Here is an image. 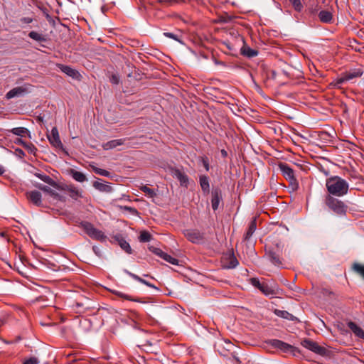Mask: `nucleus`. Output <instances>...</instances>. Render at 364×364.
Wrapping results in <instances>:
<instances>
[{"instance_id": "nucleus-12", "label": "nucleus", "mask_w": 364, "mask_h": 364, "mask_svg": "<svg viewBox=\"0 0 364 364\" xmlns=\"http://www.w3.org/2000/svg\"><path fill=\"white\" fill-rule=\"evenodd\" d=\"M363 72L362 69H352L344 73L343 76L338 80V82L342 83L345 81H348L354 78L360 77Z\"/></svg>"}, {"instance_id": "nucleus-23", "label": "nucleus", "mask_w": 364, "mask_h": 364, "mask_svg": "<svg viewBox=\"0 0 364 364\" xmlns=\"http://www.w3.org/2000/svg\"><path fill=\"white\" fill-rule=\"evenodd\" d=\"M348 328L360 338H364V331L354 322L350 321L348 323Z\"/></svg>"}, {"instance_id": "nucleus-41", "label": "nucleus", "mask_w": 364, "mask_h": 364, "mask_svg": "<svg viewBox=\"0 0 364 364\" xmlns=\"http://www.w3.org/2000/svg\"><path fill=\"white\" fill-rule=\"evenodd\" d=\"M250 284H251L253 287H255L257 288V289H259V290H260V289H261V287H262V284H264V283H261V282H259V280L257 278H255V277H254V278H251V279H250Z\"/></svg>"}, {"instance_id": "nucleus-10", "label": "nucleus", "mask_w": 364, "mask_h": 364, "mask_svg": "<svg viewBox=\"0 0 364 364\" xmlns=\"http://www.w3.org/2000/svg\"><path fill=\"white\" fill-rule=\"evenodd\" d=\"M58 68L68 76L72 77L73 79L80 80L81 78L80 73L75 69H73L70 66L58 64Z\"/></svg>"}, {"instance_id": "nucleus-57", "label": "nucleus", "mask_w": 364, "mask_h": 364, "mask_svg": "<svg viewBox=\"0 0 364 364\" xmlns=\"http://www.w3.org/2000/svg\"><path fill=\"white\" fill-rule=\"evenodd\" d=\"M222 154H223V156H226V155H227V153H226V151H225V150H223V151H222Z\"/></svg>"}, {"instance_id": "nucleus-24", "label": "nucleus", "mask_w": 364, "mask_h": 364, "mask_svg": "<svg viewBox=\"0 0 364 364\" xmlns=\"http://www.w3.org/2000/svg\"><path fill=\"white\" fill-rule=\"evenodd\" d=\"M200 186L204 193H208L210 191L209 178L207 176H200Z\"/></svg>"}, {"instance_id": "nucleus-19", "label": "nucleus", "mask_w": 364, "mask_h": 364, "mask_svg": "<svg viewBox=\"0 0 364 364\" xmlns=\"http://www.w3.org/2000/svg\"><path fill=\"white\" fill-rule=\"evenodd\" d=\"M124 139H113L109 141H107V143L103 144L102 147L105 150L112 149L118 146L124 144Z\"/></svg>"}, {"instance_id": "nucleus-7", "label": "nucleus", "mask_w": 364, "mask_h": 364, "mask_svg": "<svg viewBox=\"0 0 364 364\" xmlns=\"http://www.w3.org/2000/svg\"><path fill=\"white\" fill-rule=\"evenodd\" d=\"M267 343L275 349H279L284 353L291 352L294 347L278 339H271L267 341Z\"/></svg>"}, {"instance_id": "nucleus-17", "label": "nucleus", "mask_w": 364, "mask_h": 364, "mask_svg": "<svg viewBox=\"0 0 364 364\" xmlns=\"http://www.w3.org/2000/svg\"><path fill=\"white\" fill-rule=\"evenodd\" d=\"M27 197L28 198L36 205H41L42 200H41V193L38 191H32L27 193Z\"/></svg>"}, {"instance_id": "nucleus-1", "label": "nucleus", "mask_w": 364, "mask_h": 364, "mask_svg": "<svg viewBox=\"0 0 364 364\" xmlns=\"http://www.w3.org/2000/svg\"><path fill=\"white\" fill-rule=\"evenodd\" d=\"M326 186L329 195L337 197L343 196L348 193L349 185L348 182L339 176H331L326 179Z\"/></svg>"}, {"instance_id": "nucleus-31", "label": "nucleus", "mask_w": 364, "mask_h": 364, "mask_svg": "<svg viewBox=\"0 0 364 364\" xmlns=\"http://www.w3.org/2000/svg\"><path fill=\"white\" fill-rule=\"evenodd\" d=\"M70 173L73 179H75L76 181L84 182L85 181H86V176L82 172L75 170H72Z\"/></svg>"}, {"instance_id": "nucleus-43", "label": "nucleus", "mask_w": 364, "mask_h": 364, "mask_svg": "<svg viewBox=\"0 0 364 364\" xmlns=\"http://www.w3.org/2000/svg\"><path fill=\"white\" fill-rule=\"evenodd\" d=\"M164 35L168 38H172L176 41H178V42H181V41L179 40L178 37L175 35L174 33H170V32H165L164 33Z\"/></svg>"}, {"instance_id": "nucleus-2", "label": "nucleus", "mask_w": 364, "mask_h": 364, "mask_svg": "<svg viewBox=\"0 0 364 364\" xmlns=\"http://www.w3.org/2000/svg\"><path fill=\"white\" fill-rule=\"evenodd\" d=\"M327 207L334 213L340 216H344L348 211V205L342 200L328 195L325 199Z\"/></svg>"}, {"instance_id": "nucleus-18", "label": "nucleus", "mask_w": 364, "mask_h": 364, "mask_svg": "<svg viewBox=\"0 0 364 364\" xmlns=\"http://www.w3.org/2000/svg\"><path fill=\"white\" fill-rule=\"evenodd\" d=\"M173 174L174 176L179 181L181 186L184 187L188 186L189 181L188 177L186 173L181 172L178 169H176Z\"/></svg>"}, {"instance_id": "nucleus-48", "label": "nucleus", "mask_w": 364, "mask_h": 364, "mask_svg": "<svg viewBox=\"0 0 364 364\" xmlns=\"http://www.w3.org/2000/svg\"><path fill=\"white\" fill-rule=\"evenodd\" d=\"M116 294L120 297H122V298H124L126 299H128V300H130L131 299L129 298V296L128 295H126L122 292H119V291H117L116 292Z\"/></svg>"}, {"instance_id": "nucleus-36", "label": "nucleus", "mask_w": 364, "mask_h": 364, "mask_svg": "<svg viewBox=\"0 0 364 364\" xmlns=\"http://www.w3.org/2000/svg\"><path fill=\"white\" fill-rule=\"evenodd\" d=\"M140 189L150 198H154L156 196V191L154 189L149 188L147 186H142Z\"/></svg>"}, {"instance_id": "nucleus-3", "label": "nucleus", "mask_w": 364, "mask_h": 364, "mask_svg": "<svg viewBox=\"0 0 364 364\" xmlns=\"http://www.w3.org/2000/svg\"><path fill=\"white\" fill-rule=\"evenodd\" d=\"M279 168L282 172L283 176L289 182L292 191L297 190L299 183L294 176V170L286 163H280Z\"/></svg>"}, {"instance_id": "nucleus-20", "label": "nucleus", "mask_w": 364, "mask_h": 364, "mask_svg": "<svg viewBox=\"0 0 364 364\" xmlns=\"http://www.w3.org/2000/svg\"><path fill=\"white\" fill-rule=\"evenodd\" d=\"M64 189L66 197L69 196L72 198L77 199V198L82 196L80 191L73 186H67Z\"/></svg>"}, {"instance_id": "nucleus-39", "label": "nucleus", "mask_w": 364, "mask_h": 364, "mask_svg": "<svg viewBox=\"0 0 364 364\" xmlns=\"http://www.w3.org/2000/svg\"><path fill=\"white\" fill-rule=\"evenodd\" d=\"M294 6V9L297 11H301L303 9V5L300 0H289Z\"/></svg>"}, {"instance_id": "nucleus-51", "label": "nucleus", "mask_w": 364, "mask_h": 364, "mask_svg": "<svg viewBox=\"0 0 364 364\" xmlns=\"http://www.w3.org/2000/svg\"><path fill=\"white\" fill-rule=\"evenodd\" d=\"M145 285L148 286V287H153V288H155V286L154 284H150L149 282L147 281H145L144 284Z\"/></svg>"}, {"instance_id": "nucleus-13", "label": "nucleus", "mask_w": 364, "mask_h": 364, "mask_svg": "<svg viewBox=\"0 0 364 364\" xmlns=\"http://www.w3.org/2000/svg\"><path fill=\"white\" fill-rule=\"evenodd\" d=\"M92 186L101 192L111 193L112 191V188L108 183H105L102 179L98 178H96L92 182Z\"/></svg>"}, {"instance_id": "nucleus-28", "label": "nucleus", "mask_w": 364, "mask_h": 364, "mask_svg": "<svg viewBox=\"0 0 364 364\" xmlns=\"http://www.w3.org/2000/svg\"><path fill=\"white\" fill-rule=\"evenodd\" d=\"M241 53L248 58H253L257 55L258 51L248 46H243L241 49Z\"/></svg>"}, {"instance_id": "nucleus-15", "label": "nucleus", "mask_w": 364, "mask_h": 364, "mask_svg": "<svg viewBox=\"0 0 364 364\" xmlns=\"http://www.w3.org/2000/svg\"><path fill=\"white\" fill-rule=\"evenodd\" d=\"M113 239L118 243L120 247L127 254L132 253V249L131 248L129 242L126 241L124 237L120 235L117 234L113 236Z\"/></svg>"}, {"instance_id": "nucleus-40", "label": "nucleus", "mask_w": 364, "mask_h": 364, "mask_svg": "<svg viewBox=\"0 0 364 364\" xmlns=\"http://www.w3.org/2000/svg\"><path fill=\"white\" fill-rule=\"evenodd\" d=\"M120 209L121 210H127V211H128L129 213H130L133 215H139L138 210L136 208H132V207H129V206H120Z\"/></svg>"}, {"instance_id": "nucleus-55", "label": "nucleus", "mask_w": 364, "mask_h": 364, "mask_svg": "<svg viewBox=\"0 0 364 364\" xmlns=\"http://www.w3.org/2000/svg\"><path fill=\"white\" fill-rule=\"evenodd\" d=\"M145 281H146V280L143 279H142V278H141V277H140V278L139 279V280H138V282H141V283H142V284H144Z\"/></svg>"}, {"instance_id": "nucleus-14", "label": "nucleus", "mask_w": 364, "mask_h": 364, "mask_svg": "<svg viewBox=\"0 0 364 364\" xmlns=\"http://www.w3.org/2000/svg\"><path fill=\"white\" fill-rule=\"evenodd\" d=\"M211 205L213 210L219 208L220 203L222 201V192L219 188H214L211 192Z\"/></svg>"}, {"instance_id": "nucleus-34", "label": "nucleus", "mask_w": 364, "mask_h": 364, "mask_svg": "<svg viewBox=\"0 0 364 364\" xmlns=\"http://www.w3.org/2000/svg\"><path fill=\"white\" fill-rule=\"evenodd\" d=\"M151 235L146 230L141 231L139 237V240L141 242H149L151 239Z\"/></svg>"}, {"instance_id": "nucleus-21", "label": "nucleus", "mask_w": 364, "mask_h": 364, "mask_svg": "<svg viewBox=\"0 0 364 364\" xmlns=\"http://www.w3.org/2000/svg\"><path fill=\"white\" fill-rule=\"evenodd\" d=\"M256 229H257V221H256V218H254L249 223L247 230L244 236V239L245 240H249L252 237L253 233L255 232Z\"/></svg>"}, {"instance_id": "nucleus-5", "label": "nucleus", "mask_w": 364, "mask_h": 364, "mask_svg": "<svg viewBox=\"0 0 364 364\" xmlns=\"http://www.w3.org/2000/svg\"><path fill=\"white\" fill-rule=\"evenodd\" d=\"M31 87L32 86L29 84L14 87L6 94V98L9 100L14 97H23L31 92Z\"/></svg>"}, {"instance_id": "nucleus-56", "label": "nucleus", "mask_w": 364, "mask_h": 364, "mask_svg": "<svg viewBox=\"0 0 364 364\" xmlns=\"http://www.w3.org/2000/svg\"><path fill=\"white\" fill-rule=\"evenodd\" d=\"M92 250L95 252L96 255H99V252L97 250H96L95 247H92Z\"/></svg>"}, {"instance_id": "nucleus-50", "label": "nucleus", "mask_w": 364, "mask_h": 364, "mask_svg": "<svg viewBox=\"0 0 364 364\" xmlns=\"http://www.w3.org/2000/svg\"><path fill=\"white\" fill-rule=\"evenodd\" d=\"M15 143L18 144H21L23 146H26V143L24 142L21 139H17Z\"/></svg>"}, {"instance_id": "nucleus-27", "label": "nucleus", "mask_w": 364, "mask_h": 364, "mask_svg": "<svg viewBox=\"0 0 364 364\" xmlns=\"http://www.w3.org/2000/svg\"><path fill=\"white\" fill-rule=\"evenodd\" d=\"M78 228L80 229V231L81 234H85L87 236H91V224L88 222H81Z\"/></svg>"}, {"instance_id": "nucleus-38", "label": "nucleus", "mask_w": 364, "mask_h": 364, "mask_svg": "<svg viewBox=\"0 0 364 364\" xmlns=\"http://www.w3.org/2000/svg\"><path fill=\"white\" fill-rule=\"evenodd\" d=\"M35 175L37 178H38L39 179H41V181H43L45 183H50L53 181L52 179L50 178V177L46 174L37 173Z\"/></svg>"}, {"instance_id": "nucleus-16", "label": "nucleus", "mask_w": 364, "mask_h": 364, "mask_svg": "<svg viewBox=\"0 0 364 364\" xmlns=\"http://www.w3.org/2000/svg\"><path fill=\"white\" fill-rule=\"evenodd\" d=\"M54 200L57 201L65 202L66 200V194L64 188L53 189L50 195Z\"/></svg>"}, {"instance_id": "nucleus-45", "label": "nucleus", "mask_w": 364, "mask_h": 364, "mask_svg": "<svg viewBox=\"0 0 364 364\" xmlns=\"http://www.w3.org/2000/svg\"><path fill=\"white\" fill-rule=\"evenodd\" d=\"M110 81L112 84H118L119 82V78L116 75H112L110 77Z\"/></svg>"}, {"instance_id": "nucleus-30", "label": "nucleus", "mask_w": 364, "mask_h": 364, "mask_svg": "<svg viewBox=\"0 0 364 364\" xmlns=\"http://www.w3.org/2000/svg\"><path fill=\"white\" fill-rule=\"evenodd\" d=\"M260 291L265 296H273L277 294V291L274 289L272 287H269L267 284L264 283L261 287Z\"/></svg>"}, {"instance_id": "nucleus-54", "label": "nucleus", "mask_w": 364, "mask_h": 364, "mask_svg": "<svg viewBox=\"0 0 364 364\" xmlns=\"http://www.w3.org/2000/svg\"><path fill=\"white\" fill-rule=\"evenodd\" d=\"M145 281H146V280L143 279H142V278H141V277H140V278L139 279V280H138V282H141V283H142V284H144Z\"/></svg>"}, {"instance_id": "nucleus-22", "label": "nucleus", "mask_w": 364, "mask_h": 364, "mask_svg": "<svg viewBox=\"0 0 364 364\" xmlns=\"http://www.w3.org/2000/svg\"><path fill=\"white\" fill-rule=\"evenodd\" d=\"M274 314L282 318L289 320V321H295L296 320V318L293 316L291 314L289 313L287 311L284 310H279V309H274Z\"/></svg>"}, {"instance_id": "nucleus-9", "label": "nucleus", "mask_w": 364, "mask_h": 364, "mask_svg": "<svg viewBox=\"0 0 364 364\" xmlns=\"http://www.w3.org/2000/svg\"><path fill=\"white\" fill-rule=\"evenodd\" d=\"M185 237L193 243H199L203 240V234L197 230H186Z\"/></svg>"}, {"instance_id": "nucleus-6", "label": "nucleus", "mask_w": 364, "mask_h": 364, "mask_svg": "<svg viewBox=\"0 0 364 364\" xmlns=\"http://www.w3.org/2000/svg\"><path fill=\"white\" fill-rule=\"evenodd\" d=\"M50 144L61 151H65L62 141H60L58 130L56 127H53L50 132L47 135Z\"/></svg>"}, {"instance_id": "nucleus-8", "label": "nucleus", "mask_w": 364, "mask_h": 364, "mask_svg": "<svg viewBox=\"0 0 364 364\" xmlns=\"http://www.w3.org/2000/svg\"><path fill=\"white\" fill-rule=\"evenodd\" d=\"M149 249L150 251L164 259L166 262L173 265L178 264V259L163 252L161 249L152 246L149 247Z\"/></svg>"}, {"instance_id": "nucleus-44", "label": "nucleus", "mask_w": 364, "mask_h": 364, "mask_svg": "<svg viewBox=\"0 0 364 364\" xmlns=\"http://www.w3.org/2000/svg\"><path fill=\"white\" fill-rule=\"evenodd\" d=\"M201 161H202L203 165L204 168H205V170L207 171H208L210 169L208 159L207 157H202Z\"/></svg>"}, {"instance_id": "nucleus-26", "label": "nucleus", "mask_w": 364, "mask_h": 364, "mask_svg": "<svg viewBox=\"0 0 364 364\" xmlns=\"http://www.w3.org/2000/svg\"><path fill=\"white\" fill-rule=\"evenodd\" d=\"M318 18L323 23H331L333 19L332 14L328 11H321L318 14Z\"/></svg>"}, {"instance_id": "nucleus-25", "label": "nucleus", "mask_w": 364, "mask_h": 364, "mask_svg": "<svg viewBox=\"0 0 364 364\" xmlns=\"http://www.w3.org/2000/svg\"><path fill=\"white\" fill-rule=\"evenodd\" d=\"M29 38L38 43L46 42L47 38L43 33L32 31L28 33Z\"/></svg>"}, {"instance_id": "nucleus-35", "label": "nucleus", "mask_w": 364, "mask_h": 364, "mask_svg": "<svg viewBox=\"0 0 364 364\" xmlns=\"http://www.w3.org/2000/svg\"><path fill=\"white\" fill-rule=\"evenodd\" d=\"M353 269L364 279V265L355 263L353 265Z\"/></svg>"}, {"instance_id": "nucleus-37", "label": "nucleus", "mask_w": 364, "mask_h": 364, "mask_svg": "<svg viewBox=\"0 0 364 364\" xmlns=\"http://www.w3.org/2000/svg\"><path fill=\"white\" fill-rule=\"evenodd\" d=\"M92 171L102 176L109 177L111 175V173L108 171L95 167L94 166H92Z\"/></svg>"}, {"instance_id": "nucleus-11", "label": "nucleus", "mask_w": 364, "mask_h": 364, "mask_svg": "<svg viewBox=\"0 0 364 364\" xmlns=\"http://www.w3.org/2000/svg\"><path fill=\"white\" fill-rule=\"evenodd\" d=\"M302 346L311 350L317 354H322L323 353V348L318 345V343L310 339H304L301 342Z\"/></svg>"}, {"instance_id": "nucleus-33", "label": "nucleus", "mask_w": 364, "mask_h": 364, "mask_svg": "<svg viewBox=\"0 0 364 364\" xmlns=\"http://www.w3.org/2000/svg\"><path fill=\"white\" fill-rule=\"evenodd\" d=\"M228 261V263L225 264V267L228 269H233L238 265V261L233 255L229 256Z\"/></svg>"}, {"instance_id": "nucleus-53", "label": "nucleus", "mask_w": 364, "mask_h": 364, "mask_svg": "<svg viewBox=\"0 0 364 364\" xmlns=\"http://www.w3.org/2000/svg\"><path fill=\"white\" fill-rule=\"evenodd\" d=\"M5 170L4 168V167L0 165V175H2L4 173Z\"/></svg>"}, {"instance_id": "nucleus-49", "label": "nucleus", "mask_w": 364, "mask_h": 364, "mask_svg": "<svg viewBox=\"0 0 364 364\" xmlns=\"http://www.w3.org/2000/svg\"><path fill=\"white\" fill-rule=\"evenodd\" d=\"M32 21H33V20H32V18H28V17L23 18L21 19V21H22V22H23V23H31V22H32Z\"/></svg>"}, {"instance_id": "nucleus-29", "label": "nucleus", "mask_w": 364, "mask_h": 364, "mask_svg": "<svg viewBox=\"0 0 364 364\" xmlns=\"http://www.w3.org/2000/svg\"><path fill=\"white\" fill-rule=\"evenodd\" d=\"M92 239L97 240L100 242H106L107 236L102 231L92 228Z\"/></svg>"}, {"instance_id": "nucleus-32", "label": "nucleus", "mask_w": 364, "mask_h": 364, "mask_svg": "<svg viewBox=\"0 0 364 364\" xmlns=\"http://www.w3.org/2000/svg\"><path fill=\"white\" fill-rule=\"evenodd\" d=\"M11 132L16 136H23L26 134L29 133V131L25 127H15L11 130Z\"/></svg>"}, {"instance_id": "nucleus-46", "label": "nucleus", "mask_w": 364, "mask_h": 364, "mask_svg": "<svg viewBox=\"0 0 364 364\" xmlns=\"http://www.w3.org/2000/svg\"><path fill=\"white\" fill-rule=\"evenodd\" d=\"M124 272L128 274L129 276H130L132 278H133L134 279L138 281L139 279L140 278L138 275L135 274H133L132 272H130L128 270H124Z\"/></svg>"}, {"instance_id": "nucleus-42", "label": "nucleus", "mask_w": 364, "mask_h": 364, "mask_svg": "<svg viewBox=\"0 0 364 364\" xmlns=\"http://www.w3.org/2000/svg\"><path fill=\"white\" fill-rule=\"evenodd\" d=\"M39 360L35 357H31L24 361L23 364H38Z\"/></svg>"}, {"instance_id": "nucleus-52", "label": "nucleus", "mask_w": 364, "mask_h": 364, "mask_svg": "<svg viewBox=\"0 0 364 364\" xmlns=\"http://www.w3.org/2000/svg\"><path fill=\"white\" fill-rule=\"evenodd\" d=\"M16 151L18 153V154H21V155H24V152L23 150L20 149H16Z\"/></svg>"}, {"instance_id": "nucleus-47", "label": "nucleus", "mask_w": 364, "mask_h": 364, "mask_svg": "<svg viewBox=\"0 0 364 364\" xmlns=\"http://www.w3.org/2000/svg\"><path fill=\"white\" fill-rule=\"evenodd\" d=\"M41 189L42 191H43L44 192H46L48 193L49 195H50L51 192L53 191V188L47 186H43L42 187H41Z\"/></svg>"}, {"instance_id": "nucleus-4", "label": "nucleus", "mask_w": 364, "mask_h": 364, "mask_svg": "<svg viewBox=\"0 0 364 364\" xmlns=\"http://www.w3.org/2000/svg\"><path fill=\"white\" fill-rule=\"evenodd\" d=\"M282 249L279 243L276 244V247L274 248L269 247L267 251V255L270 262L278 267H283L284 264L282 259L281 257Z\"/></svg>"}]
</instances>
